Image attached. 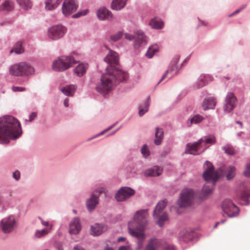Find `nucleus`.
<instances>
[{
    "mask_svg": "<svg viewBox=\"0 0 250 250\" xmlns=\"http://www.w3.org/2000/svg\"><path fill=\"white\" fill-rule=\"evenodd\" d=\"M104 61L109 64L106 68V72L103 74L101 78V82L96 89L97 92L105 96L118 83L126 81L128 74L122 70L119 65V56L117 53L109 49Z\"/></svg>",
    "mask_w": 250,
    "mask_h": 250,
    "instance_id": "nucleus-1",
    "label": "nucleus"
},
{
    "mask_svg": "<svg viewBox=\"0 0 250 250\" xmlns=\"http://www.w3.org/2000/svg\"><path fill=\"white\" fill-rule=\"evenodd\" d=\"M22 134L19 121L11 116L0 118V144H8L10 140H15Z\"/></svg>",
    "mask_w": 250,
    "mask_h": 250,
    "instance_id": "nucleus-2",
    "label": "nucleus"
},
{
    "mask_svg": "<svg viewBox=\"0 0 250 250\" xmlns=\"http://www.w3.org/2000/svg\"><path fill=\"white\" fill-rule=\"evenodd\" d=\"M147 209L137 211L134 215L133 220L130 221L128 224L129 233L132 236L138 238L140 247L144 239V234L142 231L147 224Z\"/></svg>",
    "mask_w": 250,
    "mask_h": 250,
    "instance_id": "nucleus-3",
    "label": "nucleus"
},
{
    "mask_svg": "<svg viewBox=\"0 0 250 250\" xmlns=\"http://www.w3.org/2000/svg\"><path fill=\"white\" fill-rule=\"evenodd\" d=\"M9 73L15 76H28L34 73V68L25 62H21L12 65L9 68Z\"/></svg>",
    "mask_w": 250,
    "mask_h": 250,
    "instance_id": "nucleus-4",
    "label": "nucleus"
},
{
    "mask_svg": "<svg viewBox=\"0 0 250 250\" xmlns=\"http://www.w3.org/2000/svg\"><path fill=\"white\" fill-rule=\"evenodd\" d=\"M76 63L71 56H61L55 59L52 63V69L56 71H63Z\"/></svg>",
    "mask_w": 250,
    "mask_h": 250,
    "instance_id": "nucleus-5",
    "label": "nucleus"
},
{
    "mask_svg": "<svg viewBox=\"0 0 250 250\" xmlns=\"http://www.w3.org/2000/svg\"><path fill=\"white\" fill-rule=\"evenodd\" d=\"M167 202L165 200L159 202L154 210V218L156 220L157 223L160 227H162L165 222L168 220L167 213L163 211L167 206Z\"/></svg>",
    "mask_w": 250,
    "mask_h": 250,
    "instance_id": "nucleus-6",
    "label": "nucleus"
},
{
    "mask_svg": "<svg viewBox=\"0 0 250 250\" xmlns=\"http://www.w3.org/2000/svg\"><path fill=\"white\" fill-rule=\"evenodd\" d=\"M194 192L191 189H185L181 193L178 204L181 208L189 207L193 202Z\"/></svg>",
    "mask_w": 250,
    "mask_h": 250,
    "instance_id": "nucleus-7",
    "label": "nucleus"
},
{
    "mask_svg": "<svg viewBox=\"0 0 250 250\" xmlns=\"http://www.w3.org/2000/svg\"><path fill=\"white\" fill-rule=\"evenodd\" d=\"M204 167L205 170L203 174V176L205 180L211 181L214 184L219 178L218 172L214 171L212 164L208 161L206 162Z\"/></svg>",
    "mask_w": 250,
    "mask_h": 250,
    "instance_id": "nucleus-8",
    "label": "nucleus"
},
{
    "mask_svg": "<svg viewBox=\"0 0 250 250\" xmlns=\"http://www.w3.org/2000/svg\"><path fill=\"white\" fill-rule=\"evenodd\" d=\"M223 211L230 217L236 216L239 213V209L237 206L233 204L231 201L225 200L222 205Z\"/></svg>",
    "mask_w": 250,
    "mask_h": 250,
    "instance_id": "nucleus-9",
    "label": "nucleus"
},
{
    "mask_svg": "<svg viewBox=\"0 0 250 250\" xmlns=\"http://www.w3.org/2000/svg\"><path fill=\"white\" fill-rule=\"evenodd\" d=\"M66 32V29L64 27L58 25L51 27L48 32L49 38L53 40H58L63 36Z\"/></svg>",
    "mask_w": 250,
    "mask_h": 250,
    "instance_id": "nucleus-10",
    "label": "nucleus"
},
{
    "mask_svg": "<svg viewBox=\"0 0 250 250\" xmlns=\"http://www.w3.org/2000/svg\"><path fill=\"white\" fill-rule=\"evenodd\" d=\"M78 8L76 0H64L62 6V12L65 16H68L75 12Z\"/></svg>",
    "mask_w": 250,
    "mask_h": 250,
    "instance_id": "nucleus-11",
    "label": "nucleus"
},
{
    "mask_svg": "<svg viewBox=\"0 0 250 250\" xmlns=\"http://www.w3.org/2000/svg\"><path fill=\"white\" fill-rule=\"evenodd\" d=\"M104 189L103 188H100L96 190L95 193L92 194L90 198L87 200L86 201V207L88 211H93L99 203L98 196L96 194L98 193L100 194L104 192Z\"/></svg>",
    "mask_w": 250,
    "mask_h": 250,
    "instance_id": "nucleus-12",
    "label": "nucleus"
},
{
    "mask_svg": "<svg viewBox=\"0 0 250 250\" xmlns=\"http://www.w3.org/2000/svg\"><path fill=\"white\" fill-rule=\"evenodd\" d=\"M15 219L13 216H9L3 218L1 221V227L2 231L5 233H9L14 228Z\"/></svg>",
    "mask_w": 250,
    "mask_h": 250,
    "instance_id": "nucleus-13",
    "label": "nucleus"
},
{
    "mask_svg": "<svg viewBox=\"0 0 250 250\" xmlns=\"http://www.w3.org/2000/svg\"><path fill=\"white\" fill-rule=\"evenodd\" d=\"M134 191L129 188H121L116 194L115 198L118 201H123L134 194Z\"/></svg>",
    "mask_w": 250,
    "mask_h": 250,
    "instance_id": "nucleus-14",
    "label": "nucleus"
},
{
    "mask_svg": "<svg viewBox=\"0 0 250 250\" xmlns=\"http://www.w3.org/2000/svg\"><path fill=\"white\" fill-rule=\"evenodd\" d=\"M236 102V98L233 93H229L226 98V104L224 110L226 112L231 111L234 107Z\"/></svg>",
    "mask_w": 250,
    "mask_h": 250,
    "instance_id": "nucleus-15",
    "label": "nucleus"
},
{
    "mask_svg": "<svg viewBox=\"0 0 250 250\" xmlns=\"http://www.w3.org/2000/svg\"><path fill=\"white\" fill-rule=\"evenodd\" d=\"M180 59V56L178 55H176L174 56L173 59H172L169 68L168 70L166 71V73L162 76L161 80L159 81L158 83H159L161 81H162L168 75L169 73H172V72H175V73H176V70L177 68V63L178 62Z\"/></svg>",
    "mask_w": 250,
    "mask_h": 250,
    "instance_id": "nucleus-16",
    "label": "nucleus"
},
{
    "mask_svg": "<svg viewBox=\"0 0 250 250\" xmlns=\"http://www.w3.org/2000/svg\"><path fill=\"white\" fill-rule=\"evenodd\" d=\"M202 139H199L192 144H188L185 153L193 155L198 154V147L202 144Z\"/></svg>",
    "mask_w": 250,
    "mask_h": 250,
    "instance_id": "nucleus-17",
    "label": "nucleus"
},
{
    "mask_svg": "<svg viewBox=\"0 0 250 250\" xmlns=\"http://www.w3.org/2000/svg\"><path fill=\"white\" fill-rule=\"evenodd\" d=\"M97 16L100 20H111L112 15L110 11L104 7L101 8L97 12Z\"/></svg>",
    "mask_w": 250,
    "mask_h": 250,
    "instance_id": "nucleus-18",
    "label": "nucleus"
},
{
    "mask_svg": "<svg viewBox=\"0 0 250 250\" xmlns=\"http://www.w3.org/2000/svg\"><path fill=\"white\" fill-rule=\"evenodd\" d=\"M81 229L80 221L78 218H75L72 220L69 225V232L76 234L79 233Z\"/></svg>",
    "mask_w": 250,
    "mask_h": 250,
    "instance_id": "nucleus-19",
    "label": "nucleus"
},
{
    "mask_svg": "<svg viewBox=\"0 0 250 250\" xmlns=\"http://www.w3.org/2000/svg\"><path fill=\"white\" fill-rule=\"evenodd\" d=\"M146 37L145 36L143 32L138 31L136 32V36L135 38V46L136 47H139L142 45L146 44Z\"/></svg>",
    "mask_w": 250,
    "mask_h": 250,
    "instance_id": "nucleus-20",
    "label": "nucleus"
},
{
    "mask_svg": "<svg viewBox=\"0 0 250 250\" xmlns=\"http://www.w3.org/2000/svg\"><path fill=\"white\" fill-rule=\"evenodd\" d=\"M212 77L208 75H201L195 84L197 88H200L206 85L208 82L211 81Z\"/></svg>",
    "mask_w": 250,
    "mask_h": 250,
    "instance_id": "nucleus-21",
    "label": "nucleus"
},
{
    "mask_svg": "<svg viewBox=\"0 0 250 250\" xmlns=\"http://www.w3.org/2000/svg\"><path fill=\"white\" fill-rule=\"evenodd\" d=\"M163 169L158 166H154L146 170L144 174L145 176H158L161 174Z\"/></svg>",
    "mask_w": 250,
    "mask_h": 250,
    "instance_id": "nucleus-22",
    "label": "nucleus"
},
{
    "mask_svg": "<svg viewBox=\"0 0 250 250\" xmlns=\"http://www.w3.org/2000/svg\"><path fill=\"white\" fill-rule=\"evenodd\" d=\"M162 244V240L156 239H151L145 247V250H156Z\"/></svg>",
    "mask_w": 250,
    "mask_h": 250,
    "instance_id": "nucleus-23",
    "label": "nucleus"
},
{
    "mask_svg": "<svg viewBox=\"0 0 250 250\" xmlns=\"http://www.w3.org/2000/svg\"><path fill=\"white\" fill-rule=\"evenodd\" d=\"M216 100L213 97H208L204 100L202 103V107L204 110L212 109L216 105Z\"/></svg>",
    "mask_w": 250,
    "mask_h": 250,
    "instance_id": "nucleus-24",
    "label": "nucleus"
},
{
    "mask_svg": "<svg viewBox=\"0 0 250 250\" xmlns=\"http://www.w3.org/2000/svg\"><path fill=\"white\" fill-rule=\"evenodd\" d=\"M106 227L101 224H96L91 227V234L93 235H99L106 229Z\"/></svg>",
    "mask_w": 250,
    "mask_h": 250,
    "instance_id": "nucleus-25",
    "label": "nucleus"
},
{
    "mask_svg": "<svg viewBox=\"0 0 250 250\" xmlns=\"http://www.w3.org/2000/svg\"><path fill=\"white\" fill-rule=\"evenodd\" d=\"M213 192V188L208 186L205 185L199 193L198 197L201 199H206Z\"/></svg>",
    "mask_w": 250,
    "mask_h": 250,
    "instance_id": "nucleus-26",
    "label": "nucleus"
},
{
    "mask_svg": "<svg viewBox=\"0 0 250 250\" xmlns=\"http://www.w3.org/2000/svg\"><path fill=\"white\" fill-rule=\"evenodd\" d=\"M149 24L152 28L160 29L163 28L164 22L160 19L154 18L150 20Z\"/></svg>",
    "mask_w": 250,
    "mask_h": 250,
    "instance_id": "nucleus-27",
    "label": "nucleus"
},
{
    "mask_svg": "<svg viewBox=\"0 0 250 250\" xmlns=\"http://www.w3.org/2000/svg\"><path fill=\"white\" fill-rule=\"evenodd\" d=\"M87 68V65L84 63H81L78 65L74 69L75 73L78 76H82L85 73Z\"/></svg>",
    "mask_w": 250,
    "mask_h": 250,
    "instance_id": "nucleus-28",
    "label": "nucleus"
},
{
    "mask_svg": "<svg viewBox=\"0 0 250 250\" xmlns=\"http://www.w3.org/2000/svg\"><path fill=\"white\" fill-rule=\"evenodd\" d=\"M61 1L62 0H46L45 9L47 10H52L59 5Z\"/></svg>",
    "mask_w": 250,
    "mask_h": 250,
    "instance_id": "nucleus-29",
    "label": "nucleus"
},
{
    "mask_svg": "<svg viewBox=\"0 0 250 250\" xmlns=\"http://www.w3.org/2000/svg\"><path fill=\"white\" fill-rule=\"evenodd\" d=\"M127 0H113L111 6L113 9L121 10L125 7Z\"/></svg>",
    "mask_w": 250,
    "mask_h": 250,
    "instance_id": "nucleus-30",
    "label": "nucleus"
},
{
    "mask_svg": "<svg viewBox=\"0 0 250 250\" xmlns=\"http://www.w3.org/2000/svg\"><path fill=\"white\" fill-rule=\"evenodd\" d=\"M76 90V86L74 85H66L61 88L62 92L66 96H72Z\"/></svg>",
    "mask_w": 250,
    "mask_h": 250,
    "instance_id": "nucleus-31",
    "label": "nucleus"
},
{
    "mask_svg": "<svg viewBox=\"0 0 250 250\" xmlns=\"http://www.w3.org/2000/svg\"><path fill=\"white\" fill-rule=\"evenodd\" d=\"M155 139L154 143L156 145H159L163 139V131L162 128L157 127L155 132Z\"/></svg>",
    "mask_w": 250,
    "mask_h": 250,
    "instance_id": "nucleus-32",
    "label": "nucleus"
},
{
    "mask_svg": "<svg viewBox=\"0 0 250 250\" xmlns=\"http://www.w3.org/2000/svg\"><path fill=\"white\" fill-rule=\"evenodd\" d=\"M14 3L9 0H5L0 6V10L3 11H10L14 9Z\"/></svg>",
    "mask_w": 250,
    "mask_h": 250,
    "instance_id": "nucleus-33",
    "label": "nucleus"
},
{
    "mask_svg": "<svg viewBox=\"0 0 250 250\" xmlns=\"http://www.w3.org/2000/svg\"><path fill=\"white\" fill-rule=\"evenodd\" d=\"M158 51V46L157 44H153L148 48L146 55L147 58H151Z\"/></svg>",
    "mask_w": 250,
    "mask_h": 250,
    "instance_id": "nucleus-34",
    "label": "nucleus"
},
{
    "mask_svg": "<svg viewBox=\"0 0 250 250\" xmlns=\"http://www.w3.org/2000/svg\"><path fill=\"white\" fill-rule=\"evenodd\" d=\"M24 48L22 46L21 41H18L14 46L12 49L10 51V53L14 52L16 54H21L24 52Z\"/></svg>",
    "mask_w": 250,
    "mask_h": 250,
    "instance_id": "nucleus-35",
    "label": "nucleus"
},
{
    "mask_svg": "<svg viewBox=\"0 0 250 250\" xmlns=\"http://www.w3.org/2000/svg\"><path fill=\"white\" fill-rule=\"evenodd\" d=\"M149 105V99H148L145 102L143 105H140L139 114L140 116H143L146 112L147 111Z\"/></svg>",
    "mask_w": 250,
    "mask_h": 250,
    "instance_id": "nucleus-36",
    "label": "nucleus"
},
{
    "mask_svg": "<svg viewBox=\"0 0 250 250\" xmlns=\"http://www.w3.org/2000/svg\"><path fill=\"white\" fill-rule=\"evenodd\" d=\"M250 196L248 192L244 191L241 193L240 204L244 205H248L249 204L248 198Z\"/></svg>",
    "mask_w": 250,
    "mask_h": 250,
    "instance_id": "nucleus-37",
    "label": "nucleus"
},
{
    "mask_svg": "<svg viewBox=\"0 0 250 250\" xmlns=\"http://www.w3.org/2000/svg\"><path fill=\"white\" fill-rule=\"evenodd\" d=\"M51 229V227L50 226V228H47L42 230H37L35 232V235L38 238H41L47 235L50 231Z\"/></svg>",
    "mask_w": 250,
    "mask_h": 250,
    "instance_id": "nucleus-38",
    "label": "nucleus"
},
{
    "mask_svg": "<svg viewBox=\"0 0 250 250\" xmlns=\"http://www.w3.org/2000/svg\"><path fill=\"white\" fill-rule=\"evenodd\" d=\"M20 5L25 9L30 8L32 6L31 2L29 0H17Z\"/></svg>",
    "mask_w": 250,
    "mask_h": 250,
    "instance_id": "nucleus-39",
    "label": "nucleus"
},
{
    "mask_svg": "<svg viewBox=\"0 0 250 250\" xmlns=\"http://www.w3.org/2000/svg\"><path fill=\"white\" fill-rule=\"evenodd\" d=\"M179 235L180 237L185 241H188L192 237L191 232H188L187 230H183L181 231L179 233Z\"/></svg>",
    "mask_w": 250,
    "mask_h": 250,
    "instance_id": "nucleus-40",
    "label": "nucleus"
},
{
    "mask_svg": "<svg viewBox=\"0 0 250 250\" xmlns=\"http://www.w3.org/2000/svg\"><path fill=\"white\" fill-rule=\"evenodd\" d=\"M223 149L225 152L229 155H233L235 153L234 148L230 145H226L223 147Z\"/></svg>",
    "mask_w": 250,
    "mask_h": 250,
    "instance_id": "nucleus-41",
    "label": "nucleus"
},
{
    "mask_svg": "<svg viewBox=\"0 0 250 250\" xmlns=\"http://www.w3.org/2000/svg\"><path fill=\"white\" fill-rule=\"evenodd\" d=\"M203 120L202 116L199 115H196L192 117L190 120V124H198Z\"/></svg>",
    "mask_w": 250,
    "mask_h": 250,
    "instance_id": "nucleus-42",
    "label": "nucleus"
},
{
    "mask_svg": "<svg viewBox=\"0 0 250 250\" xmlns=\"http://www.w3.org/2000/svg\"><path fill=\"white\" fill-rule=\"evenodd\" d=\"M202 139V143H204L206 144H214L216 142V139L214 136H211L209 138Z\"/></svg>",
    "mask_w": 250,
    "mask_h": 250,
    "instance_id": "nucleus-43",
    "label": "nucleus"
},
{
    "mask_svg": "<svg viewBox=\"0 0 250 250\" xmlns=\"http://www.w3.org/2000/svg\"><path fill=\"white\" fill-rule=\"evenodd\" d=\"M235 168L233 167H229L228 173L227 175V179H232L235 175Z\"/></svg>",
    "mask_w": 250,
    "mask_h": 250,
    "instance_id": "nucleus-44",
    "label": "nucleus"
},
{
    "mask_svg": "<svg viewBox=\"0 0 250 250\" xmlns=\"http://www.w3.org/2000/svg\"><path fill=\"white\" fill-rule=\"evenodd\" d=\"M162 244L161 245L160 247H162L164 250H174V248L173 246L168 245L165 243L164 241H162Z\"/></svg>",
    "mask_w": 250,
    "mask_h": 250,
    "instance_id": "nucleus-45",
    "label": "nucleus"
},
{
    "mask_svg": "<svg viewBox=\"0 0 250 250\" xmlns=\"http://www.w3.org/2000/svg\"><path fill=\"white\" fill-rule=\"evenodd\" d=\"M87 13H88V10H87V9L83 10L81 11L78 12L77 14L73 15L72 16V17L73 18H77L80 17L81 16H84V15H86Z\"/></svg>",
    "mask_w": 250,
    "mask_h": 250,
    "instance_id": "nucleus-46",
    "label": "nucleus"
},
{
    "mask_svg": "<svg viewBox=\"0 0 250 250\" xmlns=\"http://www.w3.org/2000/svg\"><path fill=\"white\" fill-rule=\"evenodd\" d=\"M123 36V33L121 32H119L117 34L113 35L111 36V39L113 41H117L119 40Z\"/></svg>",
    "mask_w": 250,
    "mask_h": 250,
    "instance_id": "nucleus-47",
    "label": "nucleus"
},
{
    "mask_svg": "<svg viewBox=\"0 0 250 250\" xmlns=\"http://www.w3.org/2000/svg\"><path fill=\"white\" fill-rule=\"evenodd\" d=\"M26 88L24 87H21V86H13L12 87V90L13 92H23L25 90Z\"/></svg>",
    "mask_w": 250,
    "mask_h": 250,
    "instance_id": "nucleus-48",
    "label": "nucleus"
},
{
    "mask_svg": "<svg viewBox=\"0 0 250 250\" xmlns=\"http://www.w3.org/2000/svg\"><path fill=\"white\" fill-rule=\"evenodd\" d=\"M141 152L142 154L145 157H146L149 155L148 150L146 145H144L143 146L141 149Z\"/></svg>",
    "mask_w": 250,
    "mask_h": 250,
    "instance_id": "nucleus-49",
    "label": "nucleus"
},
{
    "mask_svg": "<svg viewBox=\"0 0 250 250\" xmlns=\"http://www.w3.org/2000/svg\"><path fill=\"white\" fill-rule=\"evenodd\" d=\"M244 173L245 176L250 177V163L247 165L246 169Z\"/></svg>",
    "mask_w": 250,
    "mask_h": 250,
    "instance_id": "nucleus-50",
    "label": "nucleus"
},
{
    "mask_svg": "<svg viewBox=\"0 0 250 250\" xmlns=\"http://www.w3.org/2000/svg\"><path fill=\"white\" fill-rule=\"evenodd\" d=\"M39 219L41 220V223L43 226L48 227V228H50V226L52 227V225H50L48 222L43 220L40 217H39Z\"/></svg>",
    "mask_w": 250,
    "mask_h": 250,
    "instance_id": "nucleus-51",
    "label": "nucleus"
},
{
    "mask_svg": "<svg viewBox=\"0 0 250 250\" xmlns=\"http://www.w3.org/2000/svg\"><path fill=\"white\" fill-rule=\"evenodd\" d=\"M13 177L18 180L20 178V172L19 171H16L13 173Z\"/></svg>",
    "mask_w": 250,
    "mask_h": 250,
    "instance_id": "nucleus-52",
    "label": "nucleus"
},
{
    "mask_svg": "<svg viewBox=\"0 0 250 250\" xmlns=\"http://www.w3.org/2000/svg\"><path fill=\"white\" fill-rule=\"evenodd\" d=\"M125 38L126 39H127L129 41H131L135 38V37L133 35L128 33H126L125 34Z\"/></svg>",
    "mask_w": 250,
    "mask_h": 250,
    "instance_id": "nucleus-53",
    "label": "nucleus"
},
{
    "mask_svg": "<svg viewBox=\"0 0 250 250\" xmlns=\"http://www.w3.org/2000/svg\"><path fill=\"white\" fill-rule=\"evenodd\" d=\"M36 116L37 113L36 112H32L30 115L29 121H32Z\"/></svg>",
    "mask_w": 250,
    "mask_h": 250,
    "instance_id": "nucleus-54",
    "label": "nucleus"
},
{
    "mask_svg": "<svg viewBox=\"0 0 250 250\" xmlns=\"http://www.w3.org/2000/svg\"><path fill=\"white\" fill-rule=\"evenodd\" d=\"M198 20H199V26H206L207 25V22L205 21H201L199 19H198Z\"/></svg>",
    "mask_w": 250,
    "mask_h": 250,
    "instance_id": "nucleus-55",
    "label": "nucleus"
},
{
    "mask_svg": "<svg viewBox=\"0 0 250 250\" xmlns=\"http://www.w3.org/2000/svg\"><path fill=\"white\" fill-rule=\"evenodd\" d=\"M128 246H122L119 248L118 250H128Z\"/></svg>",
    "mask_w": 250,
    "mask_h": 250,
    "instance_id": "nucleus-56",
    "label": "nucleus"
},
{
    "mask_svg": "<svg viewBox=\"0 0 250 250\" xmlns=\"http://www.w3.org/2000/svg\"><path fill=\"white\" fill-rule=\"evenodd\" d=\"M73 250H84L82 247L77 246L74 247Z\"/></svg>",
    "mask_w": 250,
    "mask_h": 250,
    "instance_id": "nucleus-57",
    "label": "nucleus"
},
{
    "mask_svg": "<svg viewBox=\"0 0 250 250\" xmlns=\"http://www.w3.org/2000/svg\"><path fill=\"white\" fill-rule=\"evenodd\" d=\"M113 126V125H112L111 126H110L109 128H108L106 130H104V131L101 132L99 135H102V134H104V133H105L106 132H107V131H108L109 130H110V129H111L112 128V127Z\"/></svg>",
    "mask_w": 250,
    "mask_h": 250,
    "instance_id": "nucleus-58",
    "label": "nucleus"
},
{
    "mask_svg": "<svg viewBox=\"0 0 250 250\" xmlns=\"http://www.w3.org/2000/svg\"><path fill=\"white\" fill-rule=\"evenodd\" d=\"M63 104L66 107L68 106V99H65L64 100V102H63Z\"/></svg>",
    "mask_w": 250,
    "mask_h": 250,
    "instance_id": "nucleus-59",
    "label": "nucleus"
},
{
    "mask_svg": "<svg viewBox=\"0 0 250 250\" xmlns=\"http://www.w3.org/2000/svg\"><path fill=\"white\" fill-rule=\"evenodd\" d=\"M241 10V9H239L236 10L232 14H231V15H229V17H231V16H233V15H234L235 14L238 13Z\"/></svg>",
    "mask_w": 250,
    "mask_h": 250,
    "instance_id": "nucleus-60",
    "label": "nucleus"
},
{
    "mask_svg": "<svg viewBox=\"0 0 250 250\" xmlns=\"http://www.w3.org/2000/svg\"><path fill=\"white\" fill-rule=\"evenodd\" d=\"M125 239V238L124 237H119L118 240L119 242H121L124 241Z\"/></svg>",
    "mask_w": 250,
    "mask_h": 250,
    "instance_id": "nucleus-61",
    "label": "nucleus"
},
{
    "mask_svg": "<svg viewBox=\"0 0 250 250\" xmlns=\"http://www.w3.org/2000/svg\"><path fill=\"white\" fill-rule=\"evenodd\" d=\"M105 250H114L112 248L107 247L105 248Z\"/></svg>",
    "mask_w": 250,
    "mask_h": 250,
    "instance_id": "nucleus-62",
    "label": "nucleus"
},
{
    "mask_svg": "<svg viewBox=\"0 0 250 250\" xmlns=\"http://www.w3.org/2000/svg\"><path fill=\"white\" fill-rule=\"evenodd\" d=\"M236 123L238 124H239L240 125V126L242 127V123L241 122H239V121H237L236 122Z\"/></svg>",
    "mask_w": 250,
    "mask_h": 250,
    "instance_id": "nucleus-63",
    "label": "nucleus"
},
{
    "mask_svg": "<svg viewBox=\"0 0 250 250\" xmlns=\"http://www.w3.org/2000/svg\"><path fill=\"white\" fill-rule=\"evenodd\" d=\"M116 131H117V130H115V131H114L112 132L111 134H110L109 135L114 134L116 132Z\"/></svg>",
    "mask_w": 250,
    "mask_h": 250,
    "instance_id": "nucleus-64",
    "label": "nucleus"
}]
</instances>
